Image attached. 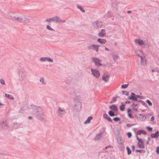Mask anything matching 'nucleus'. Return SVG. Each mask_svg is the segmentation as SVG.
Here are the masks:
<instances>
[{
	"instance_id": "f257e3e1",
	"label": "nucleus",
	"mask_w": 159,
	"mask_h": 159,
	"mask_svg": "<svg viewBox=\"0 0 159 159\" xmlns=\"http://www.w3.org/2000/svg\"><path fill=\"white\" fill-rule=\"evenodd\" d=\"M32 113L35 115L37 117L41 120L44 119V114L42 109L39 107L32 106Z\"/></svg>"
},
{
	"instance_id": "7c9ffc66",
	"label": "nucleus",
	"mask_w": 159,
	"mask_h": 159,
	"mask_svg": "<svg viewBox=\"0 0 159 159\" xmlns=\"http://www.w3.org/2000/svg\"><path fill=\"white\" fill-rule=\"evenodd\" d=\"M122 104V105L120 106V109L121 111H123L125 109V105L123 104L122 105V103H121Z\"/></svg>"
},
{
	"instance_id": "b1692460",
	"label": "nucleus",
	"mask_w": 159,
	"mask_h": 159,
	"mask_svg": "<svg viewBox=\"0 0 159 159\" xmlns=\"http://www.w3.org/2000/svg\"><path fill=\"white\" fill-rule=\"evenodd\" d=\"M5 96L7 98H8L9 99H13L14 98L13 96H12L11 95L5 94Z\"/></svg>"
},
{
	"instance_id": "aec40b11",
	"label": "nucleus",
	"mask_w": 159,
	"mask_h": 159,
	"mask_svg": "<svg viewBox=\"0 0 159 159\" xmlns=\"http://www.w3.org/2000/svg\"><path fill=\"white\" fill-rule=\"evenodd\" d=\"M141 134H143L146 135L147 134V133L143 130H139L137 131V134L138 135H140Z\"/></svg>"
},
{
	"instance_id": "4be33fe9",
	"label": "nucleus",
	"mask_w": 159,
	"mask_h": 159,
	"mask_svg": "<svg viewBox=\"0 0 159 159\" xmlns=\"http://www.w3.org/2000/svg\"><path fill=\"white\" fill-rule=\"evenodd\" d=\"M138 146L140 148H145V145L144 143H138Z\"/></svg>"
},
{
	"instance_id": "5fc2aeb1",
	"label": "nucleus",
	"mask_w": 159,
	"mask_h": 159,
	"mask_svg": "<svg viewBox=\"0 0 159 159\" xmlns=\"http://www.w3.org/2000/svg\"><path fill=\"white\" fill-rule=\"evenodd\" d=\"M135 95V94L133 93H131L130 96H134Z\"/></svg>"
},
{
	"instance_id": "de8ad7c7",
	"label": "nucleus",
	"mask_w": 159,
	"mask_h": 159,
	"mask_svg": "<svg viewBox=\"0 0 159 159\" xmlns=\"http://www.w3.org/2000/svg\"><path fill=\"white\" fill-rule=\"evenodd\" d=\"M136 97L138 98H139L140 99H143V97L142 96H140L139 95H136Z\"/></svg>"
},
{
	"instance_id": "0e129e2a",
	"label": "nucleus",
	"mask_w": 159,
	"mask_h": 159,
	"mask_svg": "<svg viewBox=\"0 0 159 159\" xmlns=\"http://www.w3.org/2000/svg\"><path fill=\"white\" fill-rule=\"evenodd\" d=\"M139 57H140V58H141V61H142V60H143V58H142V56H140Z\"/></svg>"
},
{
	"instance_id": "e433bc0d",
	"label": "nucleus",
	"mask_w": 159,
	"mask_h": 159,
	"mask_svg": "<svg viewBox=\"0 0 159 159\" xmlns=\"http://www.w3.org/2000/svg\"><path fill=\"white\" fill-rule=\"evenodd\" d=\"M40 81L43 84H46V82L44 81L43 78H41L40 80Z\"/></svg>"
},
{
	"instance_id": "39448f33",
	"label": "nucleus",
	"mask_w": 159,
	"mask_h": 159,
	"mask_svg": "<svg viewBox=\"0 0 159 159\" xmlns=\"http://www.w3.org/2000/svg\"><path fill=\"white\" fill-rule=\"evenodd\" d=\"M92 61L95 63V66L99 67L102 66V64L100 63L99 59L96 57H93L92 58Z\"/></svg>"
},
{
	"instance_id": "49530a36",
	"label": "nucleus",
	"mask_w": 159,
	"mask_h": 159,
	"mask_svg": "<svg viewBox=\"0 0 159 159\" xmlns=\"http://www.w3.org/2000/svg\"><path fill=\"white\" fill-rule=\"evenodd\" d=\"M127 134L129 138H130L132 136V134L130 132H128Z\"/></svg>"
},
{
	"instance_id": "6e6552de",
	"label": "nucleus",
	"mask_w": 159,
	"mask_h": 159,
	"mask_svg": "<svg viewBox=\"0 0 159 159\" xmlns=\"http://www.w3.org/2000/svg\"><path fill=\"white\" fill-rule=\"evenodd\" d=\"M93 25L95 27H101L102 26V23L101 21H97L93 22Z\"/></svg>"
},
{
	"instance_id": "680f3d73",
	"label": "nucleus",
	"mask_w": 159,
	"mask_h": 159,
	"mask_svg": "<svg viewBox=\"0 0 159 159\" xmlns=\"http://www.w3.org/2000/svg\"><path fill=\"white\" fill-rule=\"evenodd\" d=\"M131 11H127V13H130L131 12Z\"/></svg>"
},
{
	"instance_id": "423d86ee",
	"label": "nucleus",
	"mask_w": 159,
	"mask_h": 159,
	"mask_svg": "<svg viewBox=\"0 0 159 159\" xmlns=\"http://www.w3.org/2000/svg\"><path fill=\"white\" fill-rule=\"evenodd\" d=\"M91 72L96 78H98L99 77L100 73L98 70L95 69H91Z\"/></svg>"
},
{
	"instance_id": "9b49d317",
	"label": "nucleus",
	"mask_w": 159,
	"mask_h": 159,
	"mask_svg": "<svg viewBox=\"0 0 159 159\" xmlns=\"http://www.w3.org/2000/svg\"><path fill=\"white\" fill-rule=\"evenodd\" d=\"M13 18L15 20L18 21L19 22L23 23V17L14 16Z\"/></svg>"
},
{
	"instance_id": "58836bf2",
	"label": "nucleus",
	"mask_w": 159,
	"mask_h": 159,
	"mask_svg": "<svg viewBox=\"0 0 159 159\" xmlns=\"http://www.w3.org/2000/svg\"><path fill=\"white\" fill-rule=\"evenodd\" d=\"M128 84H123L121 86V88L123 89L126 88L128 87Z\"/></svg>"
},
{
	"instance_id": "473e14b6",
	"label": "nucleus",
	"mask_w": 159,
	"mask_h": 159,
	"mask_svg": "<svg viewBox=\"0 0 159 159\" xmlns=\"http://www.w3.org/2000/svg\"><path fill=\"white\" fill-rule=\"evenodd\" d=\"M135 151L137 152H139L140 153L143 152V153H144L145 152V150H135Z\"/></svg>"
},
{
	"instance_id": "ddd939ff",
	"label": "nucleus",
	"mask_w": 159,
	"mask_h": 159,
	"mask_svg": "<svg viewBox=\"0 0 159 159\" xmlns=\"http://www.w3.org/2000/svg\"><path fill=\"white\" fill-rule=\"evenodd\" d=\"M106 34L105 30L103 29L101 30V32L98 34V36L100 37H103Z\"/></svg>"
},
{
	"instance_id": "5701e85b",
	"label": "nucleus",
	"mask_w": 159,
	"mask_h": 159,
	"mask_svg": "<svg viewBox=\"0 0 159 159\" xmlns=\"http://www.w3.org/2000/svg\"><path fill=\"white\" fill-rule=\"evenodd\" d=\"M128 98L130 100H133L134 101H137V97L135 96H129L128 97Z\"/></svg>"
},
{
	"instance_id": "f8f14e48",
	"label": "nucleus",
	"mask_w": 159,
	"mask_h": 159,
	"mask_svg": "<svg viewBox=\"0 0 159 159\" xmlns=\"http://www.w3.org/2000/svg\"><path fill=\"white\" fill-rule=\"evenodd\" d=\"M30 21V17L27 16H24L23 17V23H28Z\"/></svg>"
},
{
	"instance_id": "37998d69",
	"label": "nucleus",
	"mask_w": 159,
	"mask_h": 159,
	"mask_svg": "<svg viewBox=\"0 0 159 159\" xmlns=\"http://www.w3.org/2000/svg\"><path fill=\"white\" fill-rule=\"evenodd\" d=\"M45 21L50 23L52 21V18L47 19L45 20Z\"/></svg>"
},
{
	"instance_id": "ea45409f",
	"label": "nucleus",
	"mask_w": 159,
	"mask_h": 159,
	"mask_svg": "<svg viewBox=\"0 0 159 159\" xmlns=\"http://www.w3.org/2000/svg\"><path fill=\"white\" fill-rule=\"evenodd\" d=\"M113 120L114 121H117L120 120V118H119V117H116L114 118L113 119Z\"/></svg>"
},
{
	"instance_id": "9d476101",
	"label": "nucleus",
	"mask_w": 159,
	"mask_h": 159,
	"mask_svg": "<svg viewBox=\"0 0 159 159\" xmlns=\"http://www.w3.org/2000/svg\"><path fill=\"white\" fill-rule=\"evenodd\" d=\"M110 76L106 74H104L102 77V80L105 82H107L109 80Z\"/></svg>"
},
{
	"instance_id": "c03bdc74",
	"label": "nucleus",
	"mask_w": 159,
	"mask_h": 159,
	"mask_svg": "<svg viewBox=\"0 0 159 159\" xmlns=\"http://www.w3.org/2000/svg\"><path fill=\"white\" fill-rule=\"evenodd\" d=\"M0 83L3 84V85H5V82L4 80L3 79H1L0 80Z\"/></svg>"
},
{
	"instance_id": "2f4dec72",
	"label": "nucleus",
	"mask_w": 159,
	"mask_h": 159,
	"mask_svg": "<svg viewBox=\"0 0 159 159\" xmlns=\"http://www.w3.org/2000/svg\"><path fill=\"white\" fill-rule=\"evenodd\" d=\"M40 60L41 61L44 62L47 61V57H41L40 59Z\"/></svg>"
},
{
	"instance_id": "c756f323",
	"label": "nucleus",
	"mask_w": 159,
	"mask_h": 159,
	"mask_svg": "<svg viewBox=\"0 0 159 159\" xmlns=\"http://www.w3.org/2000/svg\"><path fill=\"white\" fill-rule=\"evenodd\" d=\"M108 114L111 116H113L115 115L114 112L112 111H109L108 112Z\"/></svg>"
},
{
	"instance_id": "393cba45",
	"label": "nucleus",
	"mask_w": 159,
	"mask_h": 159,
	"mask_svg": "<svg viewBox=\"0 0 159 159\" xmlns=\"http://www.w3.org/2000/svg\"><path fill=\"white\" fill-rule=\"evenodd\" d=\"M112 57H113V60L116 61L118 59L119 56L116 54H113Z\"/></svg>"
},
{
	"instance_id": "09e8293b",
	"label": "nucleus",
	"mask_w": 159,
	"mask_h": 159,
	"mask_svg": "<svg viewBox=\"0 0 159 159\" xmlns=\"http://www.w3.org/2000/svg\"><path fill=\"white\" fill-rule=\"evenodd\" d=\"M156 152L158 154H159V147H157V148Z\"/></svg>"
},
{
	"instance_id": "774afa93",
	"label": "nucleus",
	"mask_w": 159,
	"mask_h": 159,
	"mask_svg": "<svg viewBox=\"0 0 159 159\" xmlns=\"http://www.w3.org/2000/svg\"><path fill=\"white\" fill-rule=\"evenodd\" d=\"M108 148V146H107V147H105V149H107V148Z\"/></svg>"
},
{
	"instance_id": "6e6d98bb",
	"label": "nucleus",
	"mask_w": 159,
	"mask_h": 159,
	"mask_svg": "<svg viewBox=\"0 0 159 159\" xmlns=\"http://www.w3.org/2000/svg\"><path fill=\"white\" fill-rule=\"evenodd\" d=\"M28 118L30 119H32V116H29L28 117Z\"/></svg>"
},
{
	"instance_id": "79ce46f5",
	"label": "nucleus",
	"mask_w": 159,
	"mask_h": 159,
	"mask_svg": "<svg viewBox=\"0 0 159 159\" xmlns=\"http://www.w3.org/2000/svg\"><path fill=\"white\" fill-rule=\"evenodd\" d=\"M47 61L49 62H52L53 61V60L52 58L47 57Z\"/></svg>"
},
{
	"instance_id": "864d4df0",
	"label": "nucleus",
	"mask_w": 159,
	"mask_h": 159,
	"mask_svg": "<svg viewBox=\"0 0 159 159\" xmlns=\"http://www.w3.org/2000/svg\"><path fill=\"white\" fill-rule=\"evenodd\" d=\"M130 103V101H127L125 102V103L126 104H129Z\"/></svg>"
},
{
	"instance_id": "1a4fd4ad",
	"label": "nucleus",
	"mask_w": 159,
	"mask_h": 159,
	"mask_svg": "<svg viewBox=\"0 0 159 159\" xmlns=\"http://www.w3.org/2000/svg\"><path fill=\"white\" fill-rule=\"evenodd\" d=\"M1 125L2 127L4 129H6L8 127V125L7 123V121L6 120H2L1 122Z\"/></svg>"
},
{
	"instance_id": "4d7b16f0",
	"label": "nucleus",
	"mask_w": 159,
	"mask_h": 159,
	"mask_svg": "<svg viewBox=\"0 0 159 159\" xmlns=\"http://www.w3.org/2000/svg\"><path fill=\"white\" fill-rule=\"evenodd\" d=\"M105 49L106 50V51H109V49L108 48H106V47H105Z\"/></svg>"
},
{
	"instance_id": "4468645a",
	"label": "nucleus",
	"mask_w": 159,
	"mask_h": 159,
	"mask_svg": "<svg viewBox=\"0 0 159 159\" xmlns=\"http://www.w3.org/2000/svg\"><path fill=\"white\" fill-rule=\"evenodd\" d=\"M159 135V131H157L154 134H151V137L152 138H157Z\"/></svg>"
},
{
	"instance_id": "a211bd4d",
	"label": "nucleus",
	"mask_w": 159,
	"mask_h": 159,
	"mask_svg": "<svg viewBox=\"0 0 159 159\" xmlns=\"http://www.w3.org/2000/svg\"><path fill=\"white\" fill-rule=\"evenodd\" d=\"M109 108L111 110L115 111L118 110V109L116 105H112L109 107Z\"/></svg>"
},
{
	"instance_id": "338daca9",
	"label": "nucleus",
	"mask_w": 159,
	"mask_h": 159,
	"mask_svg": "<svg viewBox=\"0 0 159 159\" xmlns=\"http://www.w3.org/2000/svg\"><path fill=\"white\" fill-rule=\"evenodd\" d=\"M152 72H155V71L154 69H153V70H152Z\"/></svg>"
},
{
	"instance_id": "a878e982",
	"label": "nucleus",
	"mask_w": 159,
	"mask_h": 159,
	"mask_svg": "<svg viewBox=\"0 0 159 159\" xmlns=\"http://www.w3.org/2000/svg\"><path fill=\"white\" fill-rule=\"evenodd\" d=\"M126 150L127 151V153L128 155H130L131 153V151L128 147H126Z\"/></svg>"
},
{
	"instance_id": "0eeeda50",
	"label": "nucleus",
	"mask_w": 159,
	"mask_h": 159,
	"mask_svg": "<svg viewBox=\"0 0 159 159\" xmlns=\"http://www.w3.org/2000/svg\"><path fill=\"white\" fill-rule=\"evenodd\" d=\"M19 75L22 78H25L26 76V71L24 70H20L19 71Z\"/></svg>"
},
{
	"instance_id": "3c124183",
	"label": "nucleus",
	"mask_w": 159,
	"mask_h": 159,
	"mask_svg": "<svg viewBox=\"0 0 159 159\" xmlns=\"http://www.w3.org/2000/svg\"><path fill=\"white\" fill-rule=\"evenodd\" d=\"M154 120V117L153 116H152L151 118L150 121H153Z\"/></svg>"
},
{
	"instance_id": "f3484780",
	"label": "nucleus",
	"mask_w": 159,
	"mask_h": 159,
	"mask_svg": "<svg viewBox=\"0 0 159 159\" xmlns=\"http://www.w3.org/2000/svg\"><path fill=\"white\" fill-rule=\"evenodd\" d=\"M97 41L98 43L102 44H104L106 42V40L104 39H101L99 38L97 39Z\"/></svg>"
},
{
	"instance_id": "603ef678",
	"label": "nucleus",
	"mask_w": 159,
	"mask_h": 159,
	"mask_svg": "<svg viewBox=\"0 0 159 159\" xmlns=\"http://www.w3.org/2000/svg\"><path fill=\"white\" fill-rule=\"evenodd\" d=\"M132 150L133 151H134V149H135V147H134V145H132Z\"/></svg>"
},
{
	"instance_id": "e2e57ef3",
	"label": "nucleus",
	"mask_w": 159,
	"mask_h": 159,
	"mask_svg": "<svg viewBox=\"0 0 159 159\" xmlns=\"http://www.w3.org/2000/svg\"><path fill=\"white\" fill-rule=\"evenodd\" d=\"M149 141H147L146 142V145L148 144H149Z\"/></svg>"
},
{
	"instance_id": "6ab92c4d",
	"label": "nucleus",
	"mask_w": 159,
	"mask_h": 159,
	"mask_svg": "<svg viewBox=\"0 0 159 159\" xmlns=\"http://www.w3.org/2000/svg\"><path fill=\"white\" fill-rule=\"evenodd\" d=\"M92 119L93 117L92 116H90L84 122V124H87L90 123V120Z\"/></svg>"
},
{
	"instance_id": "bf43d9fd",
	"label": "nucleus",
	"mask_w": 159,
	"mask_h": 159,
	"mask_svg": "<svg viewBox=\"0 0 159 159\" xmlns=\"http://www.w3.org/2000/svg\"><path fill=\"white\" fill-rule=\"evenodd\" d=\"M150 138L149 137L148 138V141H150Z\"/></svg>"
},
{
	"instance_id": "052dcab7",
	"label": "nucleus",
	"mask_w": 159,
	"mask_h": 159,
	"mask_svg": "<svg viewBox=\"0 0 159 159\" xmlns=\"http://www.w3.org/2000/svg\"><path fill=\"white\" fill-rule=\"evenodd\" d=\"M131 111V110L129 108L127 109L128 112H129L130 111Z\"/></svg>"
},
{
	"instance_id": "2eb2a0df",
	"label": "nucleus",
	"mask_w": 159,
	"mask_h": 159,
	"mask_svg": "<svg viewBox=\"0 0 159 159\" xmlns=\"http://www.w3.org/2000/svg\"><path fill=\"white\" fill-rule=\"evenodd\" d=\"M134 42L135 43H138L139 45H143L144 44V43L143 40L140 39H135L134 40Z\"/></svg>"
},
{
	"instance_id": "c9c22d12",
	"label": "nucleus",
	"mask_w": 159,
	"mask_h": 159,
	"mask_svg": "<svg viewBox=\"0 0 159 159\" xmlns=\"http://www.w3.org/2000/svg\"><path fill=\"white\" fill-rule=\"evenodd\" d=\"M136 124H126V126L128 127H130L133 125H135Z\"/></svg>"
},
{
	"instance_id": "c85d7f7f",
	"label": "nucleus",
	"mask_w": 159,
	"mask_h": 159,
	"mask_svg": "<svg viewBox=\"0 0 159 159\" xmlns=\"http://www.w3.org/2000/svg\"><path fill=\"white\" fill-rule=\"evenodd\" d=\"M137 139L139 143H144L142 139L139 138L137 136H136Z\"/></svg>"
},
{
	"instance_id": "f03ea898",
	"label": "nucleus",
	"mask_w": 159,
	"mask_h": 159,
	"mask_svg": "<svg viewBox=\"0 0 159 159\" xmlns=\"http://www.w3.org/2000/svg\"><path fill=\"white\" fill-rule=\"evenodd\" d=\"M57 115L60 117H62L66 113L64 109L61 107H59L56 111Z\"/></svg>"
},
{
	"instance_id": "412c9836",
	"label": "nucleus",
	"mask_w": 159,
	"mask_h": 159,
	"mask_svg": "<svg viewBox=\"0 0 159 159\" xmlns=\"http://www.w3.org/2000/svg\"><path fill=\"white\" fill-rule=\"evenodd\" d=\"M102 137V134L101 133L97 134L94 138L95 140H99Z\"/></svg>"
},
{
	"instance_id": "4c0bfd02",
	"label": "nucleus",
	"mask_w": 159,
	"mask_h": 159,
	"mask_svg": "<svg viewBox=\"0 0 159 159\" xmlns=\"http://www.w3.org/2000/svg\"><path fill=\"white\" fill-rule=\"evenodd\" d=\"M146 102L148 104V105L149 106H152V103L150 102V101L149 100H147L146 101Z\"/></svg>"
},
{
	"instance_id": "13d9d810",
	"label": "nucleus",
	"mask_w": 159,
	"mask_h": 159,
	"mask_svg": "<svg viewBox=\"0 0 159 159\" xmlns=\"http://www.w3.org/2000/svg\"><path fill=\"white\" fill-rule=\"evenodd\" d=\"M133 110L135 111H137V109L136 108H135V107H133Z\"/></svg>"
},
{
	"instance_id": "69168bd1",
	"label": "nucleus",
	"mask_w": 159,
	"mask_h": 159,
	"mask_svg": "<svg viewBox=\"0 0 159 159\" xmlns=\"http://www.w3.org/2000/svg\"><path fill=\"white\" fill-rule=\"evenodd\" d=\"M4 105L0 102V107L1 106L3 105Z\"/></svg>"
},
{
	"instance_id": "8fccbe9b",
	"label": "nucleus",
	"mask_w": 159,
	"mask_h": 159,
	"mask_svg": "<svg viewBox=\"0 0 159 159\" xmlns=\"http://www.w3.org/2000/svg\"><path fill=\"white\" fill-rule=\"evenodd\" d=\"M128 116L131 118H133L134 117L132 116V115L131 114L129 113L128 114Z\"/></svg>"
},
{
	"instance_id": "f704fd0d",
	"label": "nucleus",
	"mask_w": 159,
	"mask_h": 159,
	"mask_svg": "<svg viewBox=\"0 0 159 159\" xmlns=\"http://www.w3.org/2000/svg\"><path fill=\"white\" fill-rule=\"evenodd\" d=\"M77 8L79 9L82 12H83V13H84L85 12V11L84 9H83L81 7L79 6H77Z\"/></svg>"
},
{
	"instance_id": "a18cd8bd",
	"label": "nucleus",
	"mask_w": 159,
	"mask_h": 159,
	"mask_svg": "<svg viewBox=\"0 0 159 159\" xmlns=\"http://www.w3.org/2000/svg\"><path fill=\"white\" fill-rule=\"evenodd\" d=\"M146 129L148 131H152V128L151 127H149V126H147V127H146Z\"/></svg>"
},
{
	"instance_id": "20e7f679",
	"label": "nucleus",
	"mask_w": 159,
	"mask_h": 159,
	"mask_svg": "<svg viewBox=\"0 0 159 159\" xmlns=\"http://www.w3.org/2000/svg\"><path fill=\"white\" fill-rule=\"evenodd\" d=\"M100 46L99 45H96L94 44H93L89 46L87 48L89 50H96L97 52L98 51L99 47Z\"/></svg>"
},
{
	"instance_id": "dca6fc26",
	"label": "nucleus",
	"mask_w": 159,
	"mask_h": 159,
	"mask_svg": "<svg viewBox=\"0 0 159 159\" xmlns=\"http://www.w3.org/2000/svg\"><path fill=\"white\" fill-rule=\"evenodd\" d=\"M103 117L105 119L107 120L110 122H112V120L110 118L109 116L107 114L105 113L103 114Z\"/></svg>"
},
{
	"instance_id": "7ed1b4c3",
	"label": "nucleus",
	"mask_w": 159,
	"mask_h": 159,
	"mask_svg": "<svg viewBox=\"0 0 159 159\" xmlns=\"http://www.w3.org/2000/svg\"><path fill=\"white\" fill-rule=\"evenodd\" d=\"M52 21L57 23H64L66 22L65 20H62L58 16H55L52 18Z\"/></svg>"
},
{
	"instance_id": "72a5a7b5",
	"label": "nucleus",
	"mask_w": 159,
	"mask_h": 159,
	"mask_svg": "<svg viewBox=\"0 0 159 159\" xmlns=\"http://www.w3.org/2000/svg\"><path fill=\"white\" fill-rule=\"evenodd\" d=\"M122 94L126 96H128L129 94V93L126 91L123 90L122 91Z\"/></svg>"
},
{
	"instance_id": "a19ab883",
	"label": "nucleus",
	"mask_w": 159,
	"mask_h": 159,
	"mask_svg": "<svg viewBox=\"0 0 159 159\" xmlns=\"http://www.w3.org/2000/svg\"><path fill=\"white\" fill-rule=\"evenodd\" d=\"M139 104V103H135L134 102H133V104L132 105V107H135L137 106L138 104Z\"/></svg>"
},
{
	"instance_id": "cd10ccee",
	"label": "nucleus",
	"mask_w": 159,
	"mask_h": 159,
	"mask_svg": "<svg viewBox=\"0 0 159 159\" xmlns=\"http://www.w3.org/2000/svg\"><path fill=\"white\" fill-rule=\"evenodd\" d=\"M117 97H118V96H116L115 97L113 98L112 100L111 101V102H110V103L111 104V103H112L113 102H116V98H117Z\"/></svg>"
},
{
	"instance_id": "bb28decb",
	"label": "nucleus",
	"mask_w": 159,
	"mask_h": 159,
	"mask_svg": "<svg viewBox=\"0 0 159 159\" xmlns=\"http://www.w3.org/2000/svg\"><path fill=\"white\" fill-rule=\"evenodd\" d=\"M46 28L47 29L50 30H51V31H55V30L52 28H51L49 25H47V26H46Z\"/></svg>"
}]
</instances>
